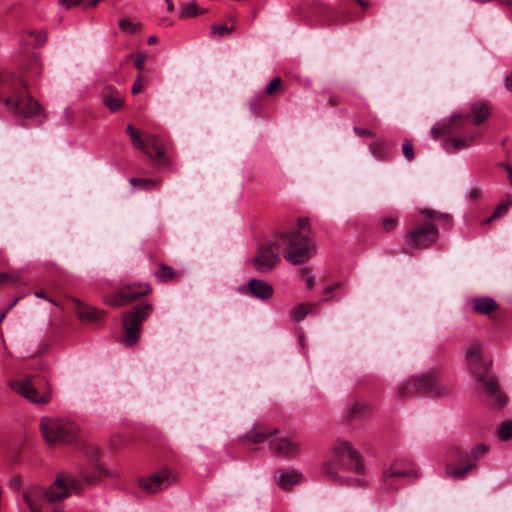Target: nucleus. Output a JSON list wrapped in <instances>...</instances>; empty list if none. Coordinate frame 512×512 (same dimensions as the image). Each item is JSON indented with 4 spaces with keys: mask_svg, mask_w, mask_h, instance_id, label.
Listing matches in <instances>:
<instances>
[{
    "mask_svg": "<svg viewBox=\"0 0 512 512\" xmlns=\"http://www.w3.org/2000/svg\"><path fill=\"white\" fill-rule=\"evenodd\" d=\"M329 104H330L331 106H337V105L339 104V99H338V97H336V96H331V97L329 98Z\"/></svg>",
    "mask_w": 512,
    "mask_h": 512,
    "instance_id": "54",
    "label": "nucleus"
},
{
    "mask_svg": "<svg viewBox=\"0 0 512 512\" xmlns=\"http://www.w3.org/2000/svg\"><path fill=\"white\" fill-rule=\"evenodd\" d=\"M498 1L501 5L512 8V0H498Z\"/></svg>",
    "mask_w": 512,
    "mask_h": 512,
    "instance_id": "55",
    "label": "nucleus"
},
{
    "mask_svg": "<svg viewBox=\"0 0 512 512\" xmlns=\"http://www.w3.org/2000/svg\"><path fill=\"white\" fill-rule=\"evenodd\" d=\"M103 103L112 112L119 111L123 106V97L120 91L109 86L103 93Z\"/></svg>",
    "mask_w": 512,
    "mask_h": 512,
    "instance_id": "23",
    "label": "nucleus"
},
{
    "mask_svg": "<svg viewBox=\"0 0 512 512\" xmlns=\"http://www.w3.org/2000/svg\"><path fill=\"white\" fill-rule=\"evenodd\" d=\"M157 41H158V38L156 36H150L147 40L148 44H150V45L157 43Z\"/></svg>",
    "mask_w": 512,
    "mask_h": 512,
    "instance_id": "57",
    "label": "nucleus"
},
{
    "mask_svg": "<svg viewBox=\"0 0 512 512\" xmlns=\"http://www.w3.org/2000/svg\"><path fill=\"white\" fill-rule=\"evenodd\" d=\"M481 352L482 346L479 342L471 343L467 349L466 360L472 373H480L483 364H491L490 362L482 360Z\"/></svg>",
    "mask_w": 512,
    "mask_h": 512,
    "instance_id": "20",
    "label": "nucleus"
},
{
    "mask_svg": "<svg viewBox=\"0 0 512 512\" xmlns=\"http://www.w3.org/2000/svg\"><path fill=\"white\" fill-rule=\"evenodd\" d=\"M153 311V306L147 302H141L122 314L123 334L122 342L128 346H134L141 335V326Z\"/></svg>",
    "mask_w": 512,
    "mask_h": 512,
    "instance_id": "8",
    "label": "nucleus"
},
{
    "mask_svg": "<svg viewBox=\"0 0 512 512\" xmlns=\"http://www.w3.org/2000/svg\"><path fill=\"white\" fill-rule=\"evenodd\" d=\"M314 283H315V280H314V277L312 275L308 276L305 279L306 288L309 289V290H311L314 287Z\"/></svg>",
    "mask_w": 512,
    "mask_h": 512,
    "instance_id": "47",
    "label": "nucleus"
},
{
    "mask_svg": "<svg viewBox=\"0 0 512 512\" xmlns=\"http://www.w3.org/2000/svg\"><path fill=\"white\" fill-rule=\"evenodd\" d=\"M242 293H249L260 300H267L274 294L273 287L267 282L259 279H251L247 287L241 288Z\"/></svg>",
    "mask_w": 512,
    "mask_h": 512,
    "instance_id": "16",
    "label": "nucleus"
},
{
    "mask_svg": "<svg viewBox=\"0 0 512 512\" xmlns=\"http://www.w3.org/2000/svg\"><path fill=\"white\" fill-rule=\"evenodd\" d=\"M146 62V55L145 54H138L135 61H134V65L136 67L137 70H142L143 67H144V64Z\"/></svg>",
    "mask_w": 512,
    "mask_h": 512,
    "instance_id": "43",
    "label": "nucleus"
},
{
    "mask_svg": "<svg viewBox=\"0 0 512 512\" xmlns=\"http://www.w3.org/2000/svg\"><path fill=\"white\" fill-rule=\"evenodd\" d=\"M491 364H483L480 373H473L478 377V381L484 385V392L492 404L503 407L506 404L507 397L501 392L499 384L495 377L487 375Z\"/></svg>",
    "mask_w": 512,
    "mask_h": 512,
    "instance_id": "13",
    "label": "nucleus"
},
{
    "mask_svg": "<svg viewBox=\"0 0 512 512\" xmlns=\"http://www.w3.org/2000/svg\"><path fill=\"white\" fill-rule=\"evenodd\" d=\"M370 151L377 159L385 158V146L382 141H374L370 144Z\"/></svg>",
    "mask_w": 512,
    "mask_h": 512,
    "instance_id": "35",
    "label": "nucleus"
},
{
    "mask_svg": "<svg viewBox=\"0 0 512 512\" xmlns=\"http://www.w3.org/2000/svg\"><path fill=\"white\" fill-rule=\"evenodd\" d=\"M233 29H234L233 27L228 28L225 25L213 24L211 27V35L212 36L217 35V36L222 37L226 34H230L233 31Z\"/></svg>",
    "mask_w": 512,
    "mask_h": 512,
    "instance_id": "38",
    "label": "nucleus"
},
{
    "mask_svg": "<svg viewBox=\"0 0 512 512\" xmlns=\"http://www.w3.org/2000/svg\"><path fill=\"white\" fill-rule=\"evenodd\" d=\"M278 429H260L257 426H253L251 430L245 435L244 439L251 443H261L267 440L269 437L277 435Z\"/></svg>",
    "mask_w": 512,
    "mask_h": 512,
    "instance_id": "24",
    "label": "nucleus"
},
{
    "mask_svg": "<svg viewBox=\"0 0 512 512\" xmlns=\"http://www.w3.org/2000/svg\"><path fill=\"white\" fill-rule=\"evenodd\" d=\"M0 98L13 114L34 118L38 123L45 119L42 107L28 91V80L24 75L17 77L0 70Z\"/></svg>",
    "mask_w": 512,
    "mask_h": 512,
    "instance_id": "3",
    "label": "nucleus"
},
{
    "mask_svg": "<svg viewBox=\"0 0 512 512\" xmlns=\"http://www.w3.org/2000/svg\"><path fill=\"white\" fill-rule=\"evenodd\" d=\"M12 388L24 398L38 405H45L52 398V391L47 382L44 383V388L41 390L33 386L29 380L15 381Z\"/></svg>",
    "mask_w": 512,
    "mask_h": 512,
    "instance_id": "11",
    "label": "nucleus"
},
{
    "mask_svg": "<svg viewBox=\"0 0 512 512\" xmlns=\"http://www.w3.org/2000/svg\"><path fill=\"white\" fill-rule=\"evenodd\" d=\"M364 462L360 452L351 442L337 440L330 448L329 458L321 465V473L335 483H343L340 470H347L357 474L363 473Z\"/></svg>",
    "mask_w": 512,
    "mask_h": 512,
    "instance_id": "4",
    "label": "nucleus"
},
{
    "mask_svg": "<svg viewBox=\"0 0 512 512\" xmlns=\"http://www.w3.org/2000/svg\"><path fill=\"white\" fill-rule=\"evenodd\" d=\"M340 282L334 284V285H330V286H327L324 290V293L325 294H328V293H331L332 291H334L335 289H337L338 287H340Z\"/></svg>",
    "mask_w": 512,
    "mask_h": 512,
    "instance_id": "52",
    "label": "nucleus"
},
{
    "mask_svg": "<svg viewBox=\"0 0 512 512\" xmlns=\"http://www.w3.org/2000/svg\"><path fill=\"white\" fill-rule=\"evenodd\" d=\"M505 87L512 92V74L506 76Z\"/></svg>",
    "mask_w": 512,
    "mask_h": 512,
    "instance_id": "51",
    "label": "nucleus"
},
{
    "mask_svg": "<svg viewBox=\"0 0 512 512\" xmlns=\"http://www.w3.org/2000/svg\"><path fill=\"white\" fill-rule=\"evenodd\" d=\"M406 476L418 477V472L413 469H398L394 466L390 467L388 470H385L383 472L384 490H396L398 488L396 485V480Z\"/></svg>",
    "mask_w": 512,
    "mask_h": 512,
    "instance_id": "18",
    "label": "nucleus"
},
{
    "mask_svg": "<svg viewBox=\"0 0 512 512\" xmlns=\"http://www.w3.org/2000/svg\"><path fill=\"white\" fill-rule=\"evenodd\" d=\"M368 409V407L362 403V402H355L353 406L348 410V417L350 419L352 418H358L365 416V411Z\"/></svg>",
    "mask_w": 512,
    "mask_h": 512,
    "instance_id": "33",
    "label": "nucleus"
},
{
    "mask_svg": "<svg viewBox=\"0 0 512 512\" xmlns=\"http://www.w3.org/2000/svg\"><path fill=\"white\" fill-rule=\"evenodd\" d=\"M45 442L50 446L73 442L78 435V426L62 417L44 416L39 425Z\"/></svg>",
    "mask_w": 512,
    "mask_h": 512,
    "instance_id": "7",
    "label": "nucleus"
},
{
    "mask_svg": "<svg viewBox=\"0 0 512 512\" xmlns=\"http://www.w3.org/2000/svg\"><path fill=\"white\" fill-rule=\"evenodd\" d=\"M282 83L281 78L275 77L273 78L266 87L265 93L268 96L274 95V93L280 88Z\"/></svg>",
    "mask_w": 512,
    "mask_h": 512,
    "instance_id": "39",
    "label": "nucleus"
},
{
    "mask_svg": "<svg viewBox=\"0 0 512 512\" xmlns=\"http://www.w3.org/2000/svg\"><path fill=\"white\" fill-rule=\"evenodd\" d=\"M314 237L308 218H299L296 227L281 232L273 241L260 245L251 261L258 272H269L280 261L282 250L285 260L294 265L302 264L315 253Z\"/></svg>",
    "mask_w": 512,
    "mask_h": 512,
    "instance_id": "2",
    "label": "nucleus"
},
{
    "mask_svg": "<svg viewBox=\"0 0 512 512\" xmlns=\"http://www.w3.org/2000/svg\"><path fill=\"white\" fill-rule=\"evenodd\" d=\"M145 143V150L151 154L150 158L161 159L165 155V145L164 140L154 134L146 135L145 139H143Z\"/></svg>",
    "mask_w": 512,
    "mask_h": 512,
    "instance_id": "21",
    "label": "nucleus"
},
{
    "mask_svg": "<svg viewBox=\"0 0 512 512\" xmlns=\"http://www.w3.org/2000/svg\"><path fill=\"white\" fill-rule=\"evenodd\" d=\"M497 436L502 441L512 438V421L505 420L497 428Z\"/></svg>",
    "mask_w": 512,
    "mask_h": 512,
    "instance_id": "31",
    "label": "nucleus"
},
{
    "mask_svg": "<svg viewBox=\"0 0 512 512\" xmlns=\"http://www.w3.org/2000/svg\"><path fill=\"white\" fill-rule=\"evenodd\" d=\"M119 28L126 33H137L141 29L140 23H133L130 19H121L118 22Z\"/></svg>",
    "mask_w": 512,
    "mask_h": 512,
    "instance_id": "32",
    "label": "nucleus"
},
{
    "mask_svg": "<svg viewBox=\"0 0 512 512\" xmlns=\"http://www.w3.org/2000/svg\"><path fill=\"white\" fill-rule=\"evenodd\" d=\"M269 449L276 456L293 458L300 453L301 445L290 438L282 437L270 441Z\"/></svg>",
    "mask_w": 512,
    "mask_h": 512,
    "instance_id": "15",
    "label": "nucleus"
},
{
    "mask_svg": "<svg viewBox=\"0 0 512 512\" xmlns=\"http://www.w3.org/2000/svg\"><path fill=\"white\" fill-rule=\"evenodd\" d=\"M10 275L7 273H0V284L8 282Z\"/></svg>",
    "mask_w": 512,
    "mask_h": 512,
    "instance_id": "53",
    "label": "nucleus"
},
{
    "mask_svg": "<svg viewBox=\"0 0 512 512\" xmlns=\"http://www.w3.org/2000/svg\"><path fill=\"white\" fill-rule=\"evenodd\" d=\"M176 476L171 469H162L152 473L149 477L141 478L139 486L149 494H155L168 488Z\"/></svg>",
    "mask_w": 512,
    "mask_h": 512,
    "instance_id": "12",
    "label": "nucleus"
},
{
    "mask_svg": "<svg viewBox=\"0 0 512 512\" xmlns=\"http://www.w3.org/2000/svg\"><path fill=\"white\" fill-rule=\"evenodd\" d=\"M419 213L423 216L424 223H416L404 236L405 244L413 249H427L438 239V228L434 220L440 216L437 212L430 209H422ZM443 218H449L447 214L441 215Z\"/></svg>",
    "mask_w": 512,
    "mask_h": 512,
    "instance_id": "6",
    "label": "nucleus"
},
{
    "mask_svg": "<svg viewBox=\"0 0 512 512\" xmlns=\"http://www.w3.org/2000/svg\"><path fill=\"white\" fill-rule=\"evenodd\" d=\"M129 183L134 187H139L143 190L149 191L154 189H159L161 186V181L157 179H149V178H135L131 177L129 179Z\"/></svg>",
    "mask_w": 512,
    "mask_h": 512,
    "instance_id": "26",
    "label": "nucleus"
},
{
    "mask_svg": "<svg viewBox=\"0 0 512 512\" xmlns=\"http://www.w3.org/2000/svg\"><path fill=\"white\" fill-rule=\"evenodd\" d=\"M64 116L66 118L67 123L70 124L72 122V118H73V114H72V111L70 108H66L64 110Z\"/></svg>",
    "mask_w": 512,
    "mask_h": 512,
    "instance_id": "48",
    "label": "nucleus"
},
{
    "mask_svg": "<svg viewBox=\"0 0 512 512\" xmlns=\"http://www.w3.org/2000/svg\"><path fill=\"white\" fill-rule=\"evenodd\" d=\"M35 296L38 297V298L47 299L45 293H43V292H35Z\"/></svg>",
    "mask_w": 512,
    "mask_h": 512,
    "instance_id": "60",
    "label": "nucleus"
},
{
    "mask_svg": "<svg viewBox=\"0 0 512 512\" xmlns=\"http://www.w3.org/2000/svg\"><path fill=\"white\" fill-rule=\"evenodd\" d=\"M357 2L364 9L369 6V3L366 0H357Z\"/></svg>",
    "mask_w": 512,
    "mask_h": 512,
    "instance_id": "58",
    "label": "nucleus"
},
{
    "mask_svg": "<svg viewBox=\"0 0 512 512\" xmlns=\"http://www.w3.org/2000/svg\"><path fill=\"white\" fill-rule=\"evenodd\" d=\"M85 455L87 458L86 465L98 464L100 452L97 447H95V446L88 447L85 451Z\"/></svg>",
    "mask_w": 512,
    "mask_h": 512,
    "instance_id": "36",
    "label": "nucleus"
},
{
    "mask_svg": "<svg viewBox=\"0 0 512 512\" xmlns=\"http://www.w3.org/2000/svg\"><path fill=\"white\" fill-rule=\"evenodd\" d=\"M512 205V199L508 197L505 201L501 202L494 209L492 215L483 221L484 224L490 223L492 220L502 217L508 211V208Z\"/></svg>",
    "mask_w": 512,
    "mask_h": 512,
    "instance_id": "29",
    "label": "nucleus"
},
{
    "mask_svg": "<svg viewBox=\"0 0 512 512\" xmlns=\"http://www.w3.org/2000/svg\"><path fill=\"white\" fill-rule=\"evenodd\" d=\"M489 447L485 444H479L477 446H475L472 450H471V456L475 459V460H479L480 458H482L486 452L488 451Z\"/></svg>",
    "mask_w": 512,
    "mask_h": 512,
    "instance_id": "40",
    "label": "nucleus"
},
{
    "mask_svg": "<svg viewBox=\"0 0 512 512\" xmlns=\"http://www.w3.org/2000/svg\"><path fill=\"white\" fill-rule=\"evenodd\" d=\"M151 287L147 283L129 284L115 293L104 297V303L110 307H122L150 293Z\"/></svg>",
    "mask_w": 512,
    "mask_h": 512,
    "instance_id": "10",
    "label": "nucleus"
},
{
    "mask_svg": "<svg viewBox=\"0 0 512 512\" xmlns=\"http://www.w3.org/2000/svg\"><path fill=\"white\" fill-rule=\"evenodd\" d=\"M144 82L145 81H144V79L142 77H138L136 79V81L134 82V84H133L132 93L133 94L139 93L143 89V87H144Z\"/></svg>",
    "mask_w": 512,
    "mask_h": 512,
    "instance_id": "44",
    "label": "nucleus"
},
{
    "mask_svg": "<svg viewBox=\"0 0 512 512\" xmlns=\"http://www.w3.org/2000/svg\"><path fill=\"white\" fill-rule=\"evenodd\" d=\"M31 65L33 69H35V74H38V61L36 59H33Z\"/></svg>",
    "mask_w": 512,
    "mask_h": 512,
    "instance_id": "59",
    "label": "nucleus"
},
{
    "mask_svg": "<svg viewBox=\"0 0 512 512\" xmlns=\"http://www.w3.org/2000/svg\"><path fill=\"white\" fill-rule=\"evenodd\" d=\"M35 36H36L37 44H39V45L42 44L46 39L45 34H43L42 32L35 33Z\"/></svg>",
    "mask_w": 512,
    "mask_h": 512,
    "instance_id": "50",
    "label": "nucleus"
},
{
    "mask_svg": "<svg viewBox=\"0 0 512 512\" xmlns=\"http://www.w3.org/2000/svg\"><path fill=\"white\" fill-rule=\"evenodd\" d=\"M164 1H165V2H166V4H167V10H168V11H173V9H174V5H173L172 0H164Z\"/></svg>",
    "mask_w": 512,
    "mask_h": 512,
    "instance_id": "56",
    "label": "nucleus"
},
{
    "mask_svg": "<svg viewBox=\"0 0 512 512\" xmlns=\"http://www.w3.org/2000/svg\"><path fill=\"white\" fill-rule=\"evenodd\" d=\"M460 131L461 129L454 115L447 126H443L441 124L434 125L431 129V135L435 140H437L444 134H452L453 136L449 137L444 143V148L448 152H456L458 150L467 148L474 142L476 138L480 136L477 131L467 135H454Z\"/></svg>",
    "mask_w": 512,
    "mask_h": 512,
    "instance_id": "9",
    "label": "nucleus"
},
{
    "mask_svg": "<svg viewBox=\"0 0 512 512\" xmlns=\"http://www.w3.org/2000/svg\"><path fill=\"white\" fill-rule=\"evenodd\" d=\"M155 277L161 282L171 281L176 277L173 269L166 264H160L158 270L155 272Z\"/></svg>",
    "mask_w": 512,
    "mask_h": 512,
    "instance_id": "30",
    "label": "nucleus"
},
{
    "mask_svg": "<svg viewBox=\"0 0 512 512\" xmlns=\"http://www.w3.org/2000/svg\"><path fill=\"white\" fill-rule=\"evenodd\" d=\"M18 299H15L11 302V304L7 307L6 311H9L10 309H12L16 303H17Z\"/></svg>",
    "mask_w": 512,
    "mask_h": 512,
    "instance_id": "61",
    "label": "nucleus"
},
{
    "mask_svg": "<svg viewBox=\"0 0 512 512\" xmlns=\"http://www.w3.org/2000/svg\"><path fill=\"white\" fill-rule=\"evenodd\" d=\"M277 484L284 490L299 484L302 481V474L294 470L279 469L276 471Z\"/></svg>",
    "mask_w": 512,
    "mask_h": 512,
    "instance_id": "22",
    "label": "nucleus"
},
{
    "mask_svg": "<svg viewBox=\"0 0 512 512\" xmlns=\"http://www.w3.org/2000/svg\"><path fill=\"white\" fill-rule=\"evenodd\" d=\"M472 310L475 313L486 315L493 319L494 313L498 311V303L491 297H475L471 299Z\"/></svg>",
    "mask_w": 512,
    "mask_h": 512,
    "instance_id": "19",
    "label": "nucleus"
},
{
    "mask_svg": "<svg viewBox=\"0 0 512 512\" xmlns=\"http://www.w3.org/2000/svg\"><path fill=\"white\" fill-rule=\"evenodd\" d=\"M6 313H7V311H4L3 313L0 314V322H2L4 320Z\"/></svg>",
    "mask_w": 512,
    "mask_h": 512,
    "instance_id": "63",
    "label": "nucleus"
},
{
    "mask_svg": "<svg viewBox=\"0 0 512 512\" xmlns=\"http://www.w3.org/2000/svg\"><path fill=\"white\" fill-rule=\"evenodd\" d=\"M316 308V305L314 304H310V305H304V304H299L298 306L294 307L291 312H290V318L294 321V322H300L301 320H303L306 315L314 310Z\"/></svg>",
    "mask_w": 512,
    "mask_h": 512,
    "instance_id": "28",
    "label": "nucleus"
},
{
    "mask_svg": "<svg viewBox=\"0 0 512 512\" xmlns=\"http://www.w3.org/2000/svg\"><path fill=\"white\" fill-rule=\"evenodd\" d=\"M491 115V107L488 102L476 101L471 105L470 112L465 115H455L461 131H466L468 125H480Z\"/></svg>",
    "mask_w": 512,
    "mask_h": 512,
    "instance_id": "14",
    "label": "nucleus"
},
{
    "mask_svg": "<svg viewBox=\"0 0 512 512\" xmlns=\"http://www.w3.org/2000/svg\"><path fill=\"white\" fill-rule=\"evenodd\" d=\"M198 14H199L198 7L193 2L182 5V7H181V12H180L181 18L194 17V16H197Z\"/></svg>",
    "mask_w": 512,
    "mask_h": 512,
    "instance_id": "34",
    "label": "nucleus"
},
{
    "mask_svg": "<svg viewBox=\"0 0 512 512\" xmlns=\"http://www.w3.org/2000/svg\"><path fill=\"white\" fill-rule=\"evenodd\" d=\"M398 220L395 217H385L382 220V227L386 232H391L397 227Z\"/></svg>",
    "mask_w": 512,
    "mask_h": 512,
    "instance_id": "41",
    "label": "nucleus"
},
{
    "mask_svg": "<svg viewBox=\"0 0 512 512\" xmlns=\"http://www.w3.org/2000/svg\"><path fill=\"white\" fill-rule=\"evenodd\" d=\"M354 482L356 483V485H363V481L360 479H355Z\"/></svg>",
    "mask_w": 512,
    "mask_h": 512,
    "instance_id": "64",
    "label": "nucleus"
},
{
    "mask_svg": "<svg viewBox=\"0 0 512 512\" xmlns=\"http://www.w3.org/2000/svg\"><path fill=\"white\" fill-rule=\"evenodd\" d=\"M59 2L65 9H70L80 5L82 0H59Z\"/></svg>",
    "mask_w": 512,
    "mask_h": 512,
    "instance_id": "42",
    "label": "nucleus"
},
{
    "mask_svg": "<svg viewBox=\"0 0 512 512\" xmlns=\"http://www.w3.org/2000/svg\"><path fill=\"white\" fill-rule=\"evenodd\" d=\"M423 392L431 397L447 396L451 392V386L445 382L440 374L431 371L421 376L410 377L398 388L400 398H409Z\"/></svg>",
    "mask_w": 512,
    "mask_h": 512,
    "instance_id": "5",
    "label": "nucleus"
},
{
    "mask_svg": "<svg viewBox=\"0 0 512 512\" xmlns=\"http://www.w3.org/2000/svg\"><path fill=\"white\" fill-rule=\"evenodd\" d=\"M103 476L114 478L117 473L106 470L99 464L81 465L77 476L61 473L48 489L37 485L28 487L23 492V501L31 512H64V498L72 493L81 494L84 490L83 483L94 486Z\"/></svg>",
    "mask_w": 512,
    "mask_h": 512,
    "instance_id": "1",
    "label": "nucleus"
},
{
    "mask_svg": "<svg viewBox=\"0 0 512 512\" xmlns=\"http://www.w3.org/2000/svg\"><path fill=\"white\" fill-rule=\"evenodd\" d=\"M99 0H90L89 6L95 7L98 4Z\"/></svg>",
    "mask_w": 512,
    "mask_h": 512,
    "instance_id": "62",
    "label": "nucleus"
},
{
    "mask_svg": "<svg viewBox=\"0 0 512 512\" xmlns=\"http://www.w3.org/2000/svg\"><path fill=\"white\" fill-rule=\"evenodd\" d=\"M457 463L456 464H448L446 466V474L454 479L463 478L470 470L476 467L474 463H472L467 455L458 453Z\"/></svg>",
    "mask_w": 512,
    "mask_h": 512,
    "instance_id": "17",
    "label": "nucleus"
},
{
    "mask_svg": "<svg viewBox=\"0 0 512 512\" xmlns=\"http://www.w3.org/2000/svg\"><path fill=\"white\" fill-rule=\"evenodd\" d=\"M402 153L403 156L408 160L412 161L414 159V148L413 142L410 139H405L402 145Z\"/></svg>",
    "mask_w": 512,
    "mask_h": 512,
    "instance_id": "37",
    "label": "nucleus"
},
{
    "mask_svg": "<svg viewBox=\"0 0 512 512\" xmlns=\"http://www.w3.org/2000/svg\"><path fill=\"white\" fill-rule=\"evenodd\" d=\"M126 133L129 135L131 142L135 148L139 149L142 153L146 154L147 156H152L145 150V143L143 142V139L140 137L139 132L131 124L127 126Z\"/></svg>",
    "mask_w": 512,
    "mask_h": 512,
    "instance_id": "27",
    "label": "nucleus"
},
{
    "mask_svg": "<svg viewBox=\"0 0 512 512\" xmlns=\"http://www.w3.org/2000/svg\"><path fill=\"white\" fill-rule=\"evenodd\" d=\"M311 275V271L308 267H304L302 269H300L299 271V276L302 278V279H306L308 276Z\"/></svg>",
    "mask_w": 512,
    "mask_h": 512,
    "instance_id": "46",
    "label": "nucleus"
},
{
    "mask_svg": "<svg viewBox=\"0 0 512 512\" xmlns=\"http://www.w3.org/2000/svg\"><path fill=\"white\" fill-rule=\"evenodd\" d=\"M502 166L505 168L510 184L512 185V167L508 164L503 163Z\"/></svg>",
    "mask_w": 512,
    "mask_h": 512,
    "instance_id": "49",
    "label": "nucleus"
},
{
    "mask_svg": "<svg viewBox=\"0 0 512 512\" xmlns=\"http://www.w3.org/2000/svg\"><path fill=\"white\" fill-rule=\"evenodd\" d=\"M105 312L93 307L85 308L79 312L81 321L98 323L104 318Z\"/></svg>",
    "mask_w": 512,
    "mask_h": 512,
    "instance_id": "25",
    "label": "nucleus"
},
{
    "mask_svg": "<svg viewBox=\"0 0 512 512\" xmlns=\"http://www.w3.org/2000/svg\"><path fill=\"white\" fill-rule=\"evenodd\" d=\"M354 132L359 136V137H372L374 134L371 130H368V129H364V128H358V127H355L354 128Z\"/></svg>",
    "mask_w": 512,
    "mask_h": 512,
    "instance_id": "45",
    "label": "nucleus"
}]
</instances>
